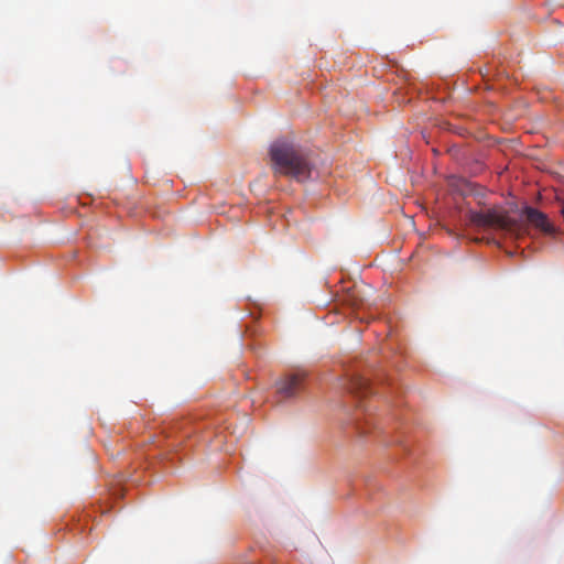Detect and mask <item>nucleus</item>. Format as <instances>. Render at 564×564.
Listing matches in <instances>:
<instances>
[{
  "label": "nucleus",
  "mask_w": 564,
  "mask_h": 564,
  "mask_svg": "<svg viewBox=\"0 0 564 564\" xmlns=\"http://www.w3.org/2000/svg\"><path fill=\"white\" fill-rule=\"evenodd\" d=\"M270 158L276 174L299 182L312 177L314 164L307 151L288 140H276L270 148Z\"/></svg>",
  "instance_id": "obj_1"
},
{
  "label": "nucleus",
  "mask_w": 564,
  "mask_h": 564,
  "mask_svg": "<svg viewBox=\"0 0 564 564\" xmlns=\"http://www.w3.org/2000/svg\"><path fill=\"white\" fill-rule=\"evenodd\" d=\"M349 390L352 393L366 395L371 392L372 388L368 379L357 376L351 379Z\"/></svg>",
  "instance_id": "obj_5"
},
{
  "label": "nucleus",
  "mask_w": 564,
  "mask_h": 564,
  "mask_svg": "<svg viewBox=\"0 0 564 564\" xmlns=\"http://www.w3.org/2000/svg\"><path fill=\"white\" fill-rule=\"evenodd\" d=\"M470 221L479 227L501 230L511 237H520L524 232V224L521 219L512 218L506 210L499 208L473 213Z\"/></svg>",
  "instance_id": "obj_2"
},
{
  "label": "nucleus",
  "mask_w": 564,
  "mask_h": 564,
  "mask_svg": "<svg viewBox=\"0 0 564 564\" xmlns=\"http://www.w3.org/2000/svg\"><path fill=\"white\" fill-rule=\"evenodd\" d=\"M523 214L528 223H530L544 234L551 235L554 232L553 225L549 221L547 216L542 212L533 207H525Z\"/></svg>",
  "instance_id": "obj_4"
},
{
  "label": "nucleus",
  "mask_w": 564,
  "mask_h": 564,
  "mask_svg": "<svg viewBox=\"0 0 564 564\" xmlns=\"http://www.w3.org/2000/svg\"><path fill=\"white\" fill-rule=\"evenodd\" d=\"M303 380L304 373L302 372L285 375L275 383L278 394L284 399L297 395L302 389Z\"/></svg>",
  "instance_id": "obj_3"
}]
</instances>
